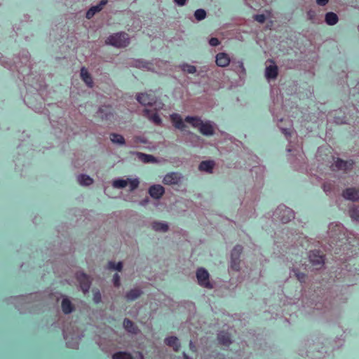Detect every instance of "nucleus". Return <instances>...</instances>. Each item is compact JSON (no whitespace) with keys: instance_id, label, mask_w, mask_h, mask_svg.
Returning <instances> with one entry per match:
<instances>
[{"instance_id":"obj_1","label":"nucleus","mask_w":359,"mask_h":359,"mask_svg":"<svg viewBox=\"0 0 359 359\" xmlns=\"http://www.w3.org/2000/svg\"><path fill=\"white\" fill-rule=\"evenodd\" d=\"M184 121L193 127L198 128L200 133L204 135H212L214 133V129L211 123L210 122L203 123L199 117L187 116Z\"/></svg>"},{"instance_id":"obj_2","label":"nucleus","mask_w":359,"mask_h":359,"mask_svg":"<svg viewBox=\"0 0 359 359\" xmlns=\"http://www.w3.org/2000/svg\"><path fill=\"white\" fill-rule=\"evenodd\" d=\"M106 43L118 48L126 47L129 44L128 34L121 32L111 35L106 40Z\"/></svg>"},{"instance_id":"obj_3","label":"nucleus","mask_w":359,"mask_h":359,"mask_svg":"<svg viewBox=\"0 0 359 359\" xmlns=\"http://www.w3.org/2000/svg\"><path fill=\"white\" fill-rule=\"evenodd\" d=\"M309 262L316 269L321 268L324 263V255L320 250H311L309 254Z\"/></svg>"},{"instance_id":"obj_4","label":"nucleus","mask_w":359,"mask_h":359,"mask_svg":"<svg viewBox=\"0 0 359 359\" xmlns=\"http://www.w3.org/2000/svg\"><path fill=\"white\" fill-rule=\"evenodd\" d=\"M243 252V247L240 245H236L231 253V268L234 271L240 269V255Z\"/></svg>"},{"instance_id":"obj_5","label":"nucleus","mask_w":359,"mask_h":359,"mask_svg":"<svg viewBox=\"0 0 359 359\" xmlns=\"http://www.w3.org/2000/svg\"><path fill=\"white\" fill-rule=\"evenodd\" d=\"M283 212L282 215H279V219L282 223L285 224L290 222L292 219L294 217V212L291 208H289L285 205L279 206L276 211V214H280Z\"/></svg>"},{"instance_id":"obj_6","label":"nucleus","mask_w":359,"mask_h":359,"mask_svg":"<svg viewBox=\"0 0 359 359\" xmlns=\"http://www.w3.org/2000/svg\"><path fill=\"white\" fill-rule=\"evenodd\" d=\"M196 278L199 285L201 286H204L208 288L212 287L209 282V273L205 269L200 268L197 270Z\"/></svg>"},{"instance_id":"obj_7","label":"nucleus","mask_w":359,"mask_h":359,"mask_svg":"<svg viewBox=\"0 0 359 359\" xmlns=\"http://www.w3.org/2000/svg\"><path fill=\"white\" fill-rule=\"evenodd\" d=\"M76 278L83 293L88 292L91 284L89 276L84 273H79L76 274Z\"/></svg>"},{"instance_id":"obj_8","label":"nucleus","mask_w":359,"mask_h":359,"mask_svg":"<svg viewBox=\"0 0 359 359\" xmlns=\"http://www.w3.org/2000/svg\"><path fill=\"white\" fill-rule=\"evenodd\" d=\"M137 100L144 106H151L156 102V97L152 93H140L137 95Z\"/></svg>"},{"instance_id":"obj_9","label":"nucleus","mask_w":359,"mask_h":359,"mask_svg":"<svg viewBox=\"0 0 359 359\" xmlns=\"http://www.w3.org/2000/svg\"><path fill=\"white\" fill-rule=\"evenodd\" d=\"M342 196L347 200L358 201L359 200V189L353 187L347 188L344 190Z\"/></svg>"},{"instance_id":"obj_10","label":"nucleus","mask_w":359,"mask_h":359,"mask_svg":"<svg viewBox=\"0 0 359 359\" xmlns=\"http://www.w3.org/2000/svg\"><path fill=\"white\" fill-rule=\"evenodd\" d=\"M144 359L143 354L137 351L135 353V358H133L132 355L127 352L119 351L114 353L112 356V359Z\"/></svg>"},{"instance_id":"obj_11","label":"nucleus","mask_w":359,"mask_h":359,"mask_svg":"<svg viewBox=\"0 0 359 359\" xmlns=\"http://www.w3.org/2000/svg\"><path fill=\"white\" fill-rule=\"evenodd\" d=\"M165 189L160 184L152 185L149 189L150 196L156 199L160 198L164 194Z\"/></svg>"},{"instance_id":"obj_12","label":"nucleus","mask_w":359,"mask_h":359,"mask_svg":"<svg viewBox=\"0 0 359 359\" xmlns=\"http://www.w3.org/2000/svg\"><path fill=\"white\" fill-rule=\"evenodd\" d=\"M180 176L177 172H170L165 175L163 180L165 184H177L180 182Z\"/></svg>"},{"instance_id":"obj_13","label":"nucleus","mask_w":359,"mask_h":359,"mask_svg":"<svg viewBox=\"0 0 359 359\" xmlns=\"http://www.w3.org/2000/svg\"><path fill=\"white\" fill-rule=\"evenodd\" d=\"M170 120L174 126L181 130H184L186 125L184 123L181 116L179 114L173 113L170 115Z\"/></svg>"},{"instance_id":"obj_14","label":"nucleus","mask_w":359,"mask_h":359,"mask_svg":"<svg viewBox=\"0 0 359 359\" xmlns=\"http://www.w3.org/2000/svg\"><path fill=\"white\" fill-rule=\"evenodd\" d=\"M230 63V58L225 53H219L216 55V64L219 67H225Z\"/></svg>"},{"instance_id":"obj_15","label":"nucleus","mask_w":359,"mask_h":359,"mask_svg":"<svg viewBox=\"0 0 359 359\" xmlns=\"http://www.w3.org/2000/svg\"><path fill=\"white\" fill-rule=\"evenodd\" d=\"M144 115L149 120L152 121L156 125H161L162 121L156 111H151L150 109L145 108L143 110Z\"/></svg>"},{"instance_id":"obj_16","label":"nucleus","mask_w":359,"mask_h":359,"mask_svg":"<svg viewBox=\"0 0 359 359\" xmlns=\"http://www.w3.org/2000/svg\"><path fill=\"white\" fill-rule=\"evenodd\" d=\"M107 3V0H102L99 4L91 7L86 13V18L88 19L92 18L96 13L100 12L103 8Z\"/></svg>"},{"instance_id":"obj_17","label":"nucleus","mask_w":359,"mask_h":359,"mask_svg":"<svg viewBox=\"0 0 359 359\" xmlns=\"http://www.w3.org/2000/svg\"><path fill=\"white\" fill-rule=\"evenodd\" d=\"M165 344L172 347L175 351H178L180 344L179 339L176 337H169L165 339Z\"/></svg>"},{"instance_id":"obj_18","label":"nucleus","mask_w":359,"mask_h":359,"mask_svg":"<svg viewBox=\"0 0 359 359\" xmlns=\"http://www.w3.org/2000/svg\"><path fill=\"white\" fill-rule=\"evenodd\" d=\"M217 339L219 344L224 346H229L231 343V337L229 334L224 332H221L217 335Z\"/></svg>"},{"instance_id":"obj_19","label":"nucleus","mask_w":359,"mask_h":359,"mask_svg":"<svg viewBox=\"0 0 359 359\" xmlns=\"http://www.w3.org/2000/svg\"><path fill=\"white\" fill-rule=\"evenodd\" d=\"M81 77L82 80L86 83V85L89 87L93 86V79L90 74L88 73V70L85 67H82L81 69Z\"/></svg>"},{"instance_id":"obj_20","label":"nucleus","mask_w":359,"mask_h":359,"mask_svg":"<svg viewBox=\"0 0 359 359\" xmlns=\"http://www.w3.org/2000/svg\"><path fill=\"white\" fill-rule=\"evenodd\" d=\"M61 306L63 313L65 314H69L74 311V306L67 298L62 299Z\"/></svg>"},{"instance_id":"obj_21","label":"nucleus","mask_w":359,"mask_h":359,"mask_svg":"<svg viewBox=\"0 0 359 359\" xmlns=\"http://www.w3.org/2000/svg\"><path fill=\"white\" fill-rule=\"evenodd\" d=\"M123 327L129 332L136 334L137 332V327L133 322L128 318L123 320Z\"/></svg>"},{"instance_id":"obj_22","label":"nucleus","mask_w":359,"mask_h":359,"mask_svg":"<svg viewBox=\"0 0 359 359\" xmlns=\"http://www.w3.org/2000/svg\"><path fill=\"white\" fill-rule=\"evenodd\" d=\"M214 165L215 163L212 161H203L200 163L198 168L202 171L212 172Z\"/></svg>"},{"instance_id":"obj_23","label":"nucleus","mask_w":359,"mask_h":359,"mask_svg":"<svg viewBox=\"0 0 359 359\" xmlns=\"http://www.w3.org/2000/svg\"><path fill=\"white\" fill-rule=\"evenodd\" d=\"M352 164H348V161H344L340 158H337V161L334 162V164L332 165L333 167L336 168L337 170H347Z\"/></svg>"},{"instance_id":"obj_24","label":"nucleus","mask_w":359,"mask_h":359,"mask_svg":"<svg viewBox=\"0 0 359 359\" xmlns=\"http://www.w3.org/2000/svg\"><path fill=\"white\" fill-rule=\"evenodd\" d=\"M266 77L267 79H275L278 76V68L276 65L269 66L266 68Z\"/></svg>"},{"instance_id":"obj_25","label":"nucleus","mask_w":359,"mask_h":359,"mask_svg":"<svg viewBox=\"0 0 359 359\" xmlns=\"http://www.w3.org/2000/svg\"><path fill=\"white\" fill-rule=\"evenodd\" d=\"M137 156L138 158L144 163H154L156 161L155 157L150 154L137 152Z\"/></svg>"},{"instance_id":"obj_26","label":"nucleus","mask_w":359,"mask_h":359,"mask_svg":"<svg viewBox=\"0 0 359 359\" xmlns=\"http://www.w3.org/2000/svg\"><path fill=\"white\" fill-rule=\"evenodd\" d=\"M142 291L140 289L135 288L127 292L126 297L129 301H133L140 296Z\"/></svg>"},{"instance_id":"obj_27","label":"nucleus","mask_w":359,"mask_h":359,"mask_svg":"<svg viewBox=\"0 0 359 359\" xmlns=\"http://www.w3.org/2000/svg\"><path fill=\"white\" fill-rule=\"evenodd\" d=\"M325 22L329 25H334L338 22V16L332 12H329L325 15Z\"/></svg>"},{"instance_id":"obj_28","label":"nucleus","mask_w":359,"mask_h":359,"mask_svg":"<svg viewBox=\"0 0 359 359\" xmlns=\"http://www.w3.org/2000/svg\"><path fill=\"white\" fill-rule=\"evenodd\" d=\"M79 183L81 185L88 186L93 182V179L86 175H80L77 179Z\"/></svg>"},{"instance_id":"obj_29","label":"nucleus","mask_w":359,"mask_h":359,"mask_svg":"<svg viewBox=\"0 0 359 359\" xmlns=\"http://www.w3.org/2000/svg\"><path fill=\"white\" fill-rule=\"evenodd\" d=\"M152 228L155 231L165 232L168 229V226L165 223L156 222L153 223Z\"/></svg>"},{"instance_id":"obj_30","label":"nucleus","mask_w":359,"mask_h":359,"mask_svg":"<svg viewBox=\"0 0 359 359\" xmlns=\"http://www.w3.org/2000/svg\"><path fill=\"white\" fill-rule=\"evenodd\" d=\"M110 140L112 142L123 144L125 143L124 137L118 134L112 133L110 135Z\"/></svg>"},{"instance_id":"obj_31","label":"nucleus","mask_w":359,"mask_h":359,"mask_svg":"<svg viewBox=\"0 0 359 359\" xmlns=\"http://www.w3.org/2000/svg\"><path fill=\"white\" fill-rule=\"evenodd\" d=\"M127 184H128V180L118 179V180H116L113 182V186L115 188H118V189L124 188L127 186Z\"/></svg>"},{"instance_id":"obj_32","label":"nucleus","mask_w":359,"mask_h":359,"mask_svg":"<svg viewBox=\"0 0 359 359\" xmlns=\"http://www.w3.org/2000/svg\"><path fill=\"white\" fill-rule=\"evenodd\" d=\"M108 268L109 269H114V270H116L118 271H121L123 268V264H122V262H118L117 264H116L114 262H108Z\"/></svg>"},{"instance_id":"obj_33","label":"nucleus","mask_w":359,"mask_h":359,"mask_svg":"<svg viewBox=\"0 0 359 359\" xmlns=\"http://www.w3.org/2000/svg\"><path fill=\"white\" fill-rule=\"evenodd\" d=\"M350 217L353 220L359 222V210L356 208H352L349 210Z\"/></svg>"},{"instance_id":"obj_34","label":"nucleus","mask_w":359,"mask_h":359,"mask_svg":"<svg viewBox=\"0 0 359 359\" xmlns=\"http://www.w3.org/2000/svg\"><path fill=\"white\" fill-rule=\"evenodd\" d=\"M194 16L198 20H203L206 16V12L203 9H197L194 13Z\"/></svg>"},{"instance_id":"obj_35","label":"nucleus","mask_w":359,"mask_h":359,"mask_svg":"<svg viewBox=\"0 0 359 359\" xmlns=\"http://www.w3.org/2000/svg\"><path fill=\"white\" fill-rule=\"evenodd\" d=\"M183 71L187 72L189 74H194L196 72V67L189 65H183Z\"/></svg>"},{"instance_id":"obj_36","label":"nucleus","mask_w":359,"mask_h":359,"mask_svg":"<svg viewBox=\"0 0 359 359\" xmlns=\"http://www.w3.org/2000/svg\"><path fill=\"white\" fill-rule=\"evenodd\" d=\"M130 182V191H133L136 189L140 184V182L137 179L128 180Z\"/></svg>"},{"instance_id":"obj_37","label":"nucleus","mask_w":359,"mask_h":359,"mask_svg":"<svg viewBox=\"0 0 359 359\" xmlns=\"http://www.w3.org/2000/svg\"><path fill=\"white\" fill-rule=\"evenodd\" d=\"M293 271L294 273V275L295 276L297 277V280L301 282V283H304L305 282V279H306V274L304 273H300L299 271H297L296 270L293 269Z\"/></svg>"},{"instance_id":"obj_38","label":"nucleus","mask_w":359,"mask_h":359,"mask_svg":"<svg viewBox=\"0 0 359 359\" xmlns=\"http://www.w3.org/2000/svg\"><path fill=\"white\" fill-rule=\"evenodd\" d=\"M254 19L259 23H264L266 20V17L264 14H257L254 16Z\"/></svg>"},{"instance_id":"obj_39","label":"nucleus","mask_w":359,"mask_h":359,"mask_svg":"<svg viewBox=\"0 0 359 359\" xmlns=\"http://www.w3.org/2000/svg\"><path fill=\"white\" fill-rule=\"evenodd\" d=\"M113 280H114V285L115 287H119L120 286V276L118 273H115L113 276Z\"/></svg>"},{"instance_id":"obj_40","label":"nucleus","mask_w":359,"mask_h":359,"mask_svg":"<svg viewBox=\"0 0 359 359\" xmlns=\"http://www.w3.org/2000/svg\"><path fill=\"white\" fill-rule=\"evenodd\" d=\"M209 43L212 46H217L219 44V41L217 38L212 37L209 41Z\"/></svg>"},{"instance_id":"obj_41","label":"nucleus","mask_w":359,"mask_h":359,"mask_svg":"<svg viewBox=\"0 0 359 359\" xmlns=\"http://www.w3.org/2000/svg\"><path fill=\"white\" fill-rule=\"evenodd\" d=\"M93 300L95 303H99L101 301V294L99 291L94 293Z\"/></svg>"},{"instance_id":"obj_42","label":"nucleus","mask_w":359,"mask_h":359,"mask_svg":"<svg viewBox=\"0 0 359 359\" xmlns=\"http://www.w3.org/2000/svg\"><path fill=\"white\" fill-rule=\"evenodd\" d=\"M323 190L325 192H329L331 191V184L330 183H325L323 184Z\"/></svg>"},{"instance_id":"obj_43","label":"nucleus","mask_w":359,"mask_h":359,"mask_svg":"<svg viewBox=\"0 0 359 359\" xmlns=\"http://www.w3.org/2000/svg\"><path fill=\"white\" fill-rule=\"evenodd\" d=\"M329 0H316V3L319 6H325L328 3Z\"/></svg>"},{"instance_id":"obj_44","label":"nucleus","mask_w":359,"mask_h":359,"mask_svg":"<svg viewBox=\"0 0 359 359\" xmlns=\"http://www.w3.org/2000/svg\"><path fill=\"white\" fill-rule=\"evenodd\" d=\"M282 132L286 137L290 136L291 135L290 130L287 128H282Z\"/></svg>"},{"instance_id":"obj_45","label":"nucleus","mask_w":359,"mask_h":359,"mask_svg":"<svg viewBox=\"0 0 359 359\" xmlns=\"http://www.w3.org/2000/svg\"><path fill=\"white\" fill-rule=\"evenodd\" d=\"M174 1L179 6H183V5H184V4L186 2V0H174Z\"/></svg>"},{"instance_id":"obj_46","label":"nucleus","mask_w":359,"mask_h":359,"mask_svg":"<svg viewBox=\"0 0 359 359\" xmlns=\"http://www.w3.org/2000/svg\"><path fill=\"white\" fill-rule=\"evenodd\" d=\"M112 114L111 113H109V114H105V116L104 117L102 116V118H105L107 120L109 119L110 118V116H111Z\"/></svg>"},{"instance_id":"obj_47","label":"nucleus","mask_w":359,"mask_h":359,"mask_svg":"<svg viewBox=\"0 0 359 359\" xmlns=\"http://www.w3.org/2000/svg\"><path fill=\"white\" fill-rule=\"evenodd\" d=\"M109 109H110L109 107H104V110H109ZM99 111L100 112V114H102L104 112V109L100 108Z\"/></svg>"},{"instance_id":"obj_48","label":"nucleus","mask_w":359,"mask_h":359,"mask_svg":"<svg viewBox=\"0 0 359 359\" xmlns=\"http://www.w3.org/2000/svg\"><path fill=\"white\" fill-rule=\"evenodd\" d=\"M183 356L184 359H191L185 353H183Z\"/></svg>"},{"instance_id":"obj_49","label":"nucleus","mask_w":359,"mask_h":359,"mask_svg":"<svg viewBox=\"0 0 359 359\" xmlns=\"http://www.w3.org/2000/svg\"><path fill=\"white\" fill-rule=\"evenodd\" d=\"M241 67L244 69L243 64V63H241Z\"/></svg>"}]
</instances>
